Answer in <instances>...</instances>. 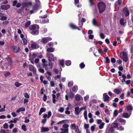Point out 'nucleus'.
<instances>
[{"label": "nucleus", "mask_w": 133, "mask_h": 133, "mask_svg": "<svg viewBox=\"0 0 133 133\" xmlns=\"http://www.w3.org/2000/svg\"><path fill=\"white\" fill-rule=\"evenodd\" d=\"M39 28V26L37 24L32 25L29 27V29L30 30H33L36 29H38Z\"/></svg>", "instance_id": "9"}, {"label": "nucleus", "mask_w": 133, "mask_h": 133, "mask_svg": "<svg viewBox=\"0 0 133 133\" xmlns=\"http://www.w3.org/2000/svg\"><path fill=\"white\" fill-rule=\"evenodd\" d=\"M109 95L111 97H113L114 96V94L112 93L111 92H108Z\"/></svg>", "instance_id": "64"}, {"label": "nucleus", "mask_w": 133, "mask_h": 133, "mask_svg": "<svg viewBox=\"0 0 133 133\" xmlns=\"http://www.w3.org/2000/svg\"><path fill=\"white\" fill-rule=\"evenodd\" d=\"M103 97L104 101V102L108 101L109 99V97L105 93H104L103 94Z\"/></svg>", "instance_id": "18"}, {"label": "nucleus", "mask_w": 133, "mask_h": 133, "mask_svg": "<svg viewBox=\"0 0 133 133\" xmlns=\"http://www.w3.org/2000/svg\"><path fill=\"white\" fill-rule=\"evenodd\" d=\"M49 130V129L48 128H45L42 127L41 128V131L42 132H45L48 131Z\"/></svg>", "instance_id": "23"}, {"label": "nucleus", "mask_w": 133, "mask_h": 133, "mask_svg": "<svg viewBox=\"0 0 133 133\" xmlns=\"http://www.w3.org/2000/svg\"><path fill=\"white\" fill-rule=\"evenodd\" d=\"M22 128L24 131H26L27 129L26 128V126L25 125H23L22 126Z\"/></svg>", "instance_id": "52"}, {"label": "nucleus", "mask_w": 133, "mask_h": 133, "mask_svg": "<svg viewBox=\"0 0 133 133\" xmlns=\"http://www.w3.org/2000/svg\"><path fill=\"white\" fill-rule=\"evenodd\" d=\"M73 84V82L72 81H71L68 82V86L70 87L72 86Z\"/></svg>", "instance_id": "44"}, {"label": "nucleus", "mask_w": 133, "mask_h": 133, "mask_svg": "<svg viewBox=\"0 0 133 133\" xmlns=\"http://www.w3.org/2000/svg\"><path fill=\"white\" fill-rule=\"evenodd\" d=\"M92 23L93 25L95 26H97V22L95 18H94L92 21Z\"/></svg>", "instance_id": "31"}, {"label": "nucleus", "mask_w": 133, "mask_h": 133, "mask_svg": "<svg viewBox=\"0 0 133 133\" xmlns=\"http://www.w3.org/2000/svg\"><path fill=\"white\" fill-rule=\"evenodd\" d=\"M31 43L30 48L32 50L37 49L38 48L39 46L38 44L36 42H34L33 41H31L30 42Z\"/></svg>", "instance_id": "4"}, {"label": "nucleus", "mask_w": 133, "mask_h": 133, "mask_svg": "<svg viewBox=\"0 0 133 133\" xmlns=\"http://www.w3.org/2000/svg\"><path fill=\"white\" fill-rule=\"evenodd\" d=\"M46 55L49 62L54 61L56 59V58L52 54H47Z\"/></svg>", "instance_id": "5"}, {"label": "nucleus", "mask_w": 133, "mask_h": 133, "mask_svg": "<svg viewBox=\"0 0 133 133\" xmlns=\"http://www.w3.org/2000/svg\"><path fill=\"white\" fill-rule=\"evenodd\" d=\"M12 50L15 53L18 52L20 50L19 48L16 46H13L11 47Z\"/></svg>", "instance_id": "10"}, {"label": "nucleus", "mask_w": 133, "mask_h": 133, "mask_svg": "<svg viewBox=\"0 0 133 133\" xmlns=\"http://www.w3.org/2000/svg\"><path fill=\"white\" fill-rule=\"evenodd\" d=\"M42 22L43 23H47L49 22V20L48 19H46L42 20Z\"/></svg>", "instance_id": "43"}, {"label": "nucleus", "mask_w": 133, "mask_h": 133, "mask_svg": "<svg viewBox=\"0 0 133 133\" xmlns=\"http://www.w3.org/2000/svg\"><path fill=\"white\" fill-rule=\"evenodd\" d=\"M8 60L9 61L8 62V65L11 66L12 65V62L11 59L10 58H8Z\"/></svg>", "instance_id": "45"}, {"label": "nucleus", "mask_w": 133, "mask_h": 133, "mask_svg": "<svg viewBox=\"0 0 133 133\" xmlns=\"http://www.w3.org/2000/svg\"><path fill=\"white\" fill-rule=\"evenodd\" d=\"M1 7L2 10H6L10 7V6L9 5H1Z\"/></svg>", "instance_id": "14"}, {"label": "nucleus", "mask_w": 133, "mask_h": 133, "mask_svg": "<svg viewBox=\"0 0 133 133\" xmlns=\"http://www.w3.org/2000/svg\"><path fill=\"white\" fill-rule=\"evenodd\" d=\"M46 111V109L45 108H41L39 113V115H41L42 112H45Z\"/></svg>", "instance_id": "24"}, {"label": "nucleus", "mask_w": 133, "mask_h": 133, "mask_svg": "<svg viewBox=\"0 0 133 133\" xmlns=\"http://www.w3.org/2000/svg\"><path fill=\"white\" fill-rule=\"evenodd\" d=\"M89 2L91 6L93 5H94V0H89Z\"/></svg>", "instance_id": "63"}, {"label": "nucleus", "mask_w": 133, "mask_h": 133, "mask_svg": "<svg viewBox=\"0 0 133 133\" xmlns=\"http://www.w3.org/2000/svg\"><path fill=\"white\" fill-rule=\"evenodd\" d=\"M80 108L78 107H76L75 108V113L76 115H78L81 112Z\"/></svg>", "instance_id": "11"}, {"label": "nucleus", "mask_w": 133, "mask_h": 133, "mask_svg": "<svg viewBox=\"0 0 133 133\" xmlns=\"http://www.w3.org/2000/svg\"><path fill=\"white\" fill-rule=\"evenodd\" d=\"M120 57L124 62H127L128 60L127 53L126 52L122 51L120 53Z\"/></svg>", "instance_id": "2"}, {"label": "nucleus", "mask_w": 133, "mask_h": 133, "mask_svg": "<svg viewBox=\"0 0 133 133\" xmlns=\"http://www.w3.org/2000/svg\"><path fill=\"white\" fill-rule=\"evenodd\" d=\"M118 121L121 123L123 125H124L126 122V121L122 118L118 117L117 119Z\"/></svg>", "instance_id": "15"}, {"label": "nucleus", "mask_w": 133, "mask_h": 133, "mask_svg": "<svg viewBox=\"0 0 133 133\" xmlns=\"http://www.w3.org/2000/svg\"><path fill=\"white\" fill-rule=\"evenodd\" d=\"M114 130V129L111 124H109L107 127L106 130L109 132H112Z\"/></svg>", "instance_id": "8"}, {"label": "nucleus", "mask_w": 133, "mask_h": 133, "mask_svg": "<svg viewBox=\"0 0 133 133\" xmlns=\"http://www.w3.org/2000/svg\"><path fill=\"white\" fill-rule=\"evenodd\" d=\"M81 96L78 94H77L75 96V99L76 101H78L81 99Z\"/></svg>", "instance_id": "28"}, {"label": "nucleus", "mask_w": 133, "mask_h": 133, "mask_svg": "<svg viewBox=\"0 0 133 133\" xmlns=\"http://www.w3.org/2000/svg\"><path fill=\"white\" fill-rule=\"evenodd\" d=\"M19 119L17 118H15L13 119L14 123H15L17 122V121L19 120Z\"/></svg>", "instance_id": "62"}, {"label": "nucleus", "mask_w": 133, "mask_h": 133, "mask_svg": "<svg viewBox=\"0 0 133 133\" xmlns=\"http://www.w3.org/2000/svg\"><path fill=\"white\" fill-rule=\"evenodd\" d=\"M31 22L30 21H28L25 24V27L26 28L28 27L30 24Z\"/></svg>", "instance_id": "50"}, {"label": "nucleus", "mask_w": 133, "mask_h": 133, "mask_svg": "<svg viewBox=\"0 0 133 133\" xmlns=\"http://www.w3.org/2000/svg\"><path fill=\"white\" fill-rule=\"evenodd\" d=\"M71 128L74 130L77 133H81L79 131L78 129V127L76 124L74 123L71 125Z\"/></svg>", "instance_id": "6"}, {"label": "nucleus", "mask_w": 133, "mask_h": 133, "mask_svg": "<svg viewBox=\"0 0 133 133\" xmlns=\"http://www.w3.org/2000/svg\"><path fill=\"white\" fill-rule=\"evenodd\" d=\"M15 85L17 87H18L22 85L21 83H19L18 82H16L15 83Z\"/></svg>", "instance_id": "47"}, {"label": "nucleus", "mask_w": 133, "mask_h": 133, "mask_svg": "<svg viewBox=\"0 0 133 133\" xmlns=\"http://www.w3.org/2000/svg\"><path fill=\"white\" fill-rule=\"evenodd\" d=\"M38 8V6L37 5H35L33 7V9L34 10L35 12L37 10Z\"/></svg>", "instance_id": "57"}, {"label": "nucleus", "mask_w": 133, "mask_h": 133, "mask_svg": "<svg viewBox=\"0 0 133 133\" xmlns=\"http://www.w3.org/2000/svg\"><path fill=\"white\" fill-rule=\"evenodd\" d=\"M55 50V49L52 48H49L47 49V51L50 52H52Z\"/></svg>", "instance_id": "34"}, {"label": "nucleus", "mask_w": 133, "mask_h": 133, "mask_svg": "<svg viewBox=\"0 0 133 133\" xmlns=\"http://www.w3.org/2000/svg\"><path fill=\"white\" fill-rule=\"evenodd\" d=\"M52 39L50 37H45L42 38L41 39L39 40L38 41L40 44H45Z\"/></svg>", "instance_id": "3"}, {"label": "nucleus", "mask_w": 133, "mask_h": 133, "mask_svg": "<svg viewBox=\"0 0 133 133\" xmlns=\"http://www.w3.org/2000/svg\"><path fill=\"white\" fill-rule=\"evenodd\" d=\"M38 29H36L32 30L31 32V33L34 35H37L38 34Z\"/></svg>", "instance_id": "30"}, {"label": "nucleus", "mask_w": 133, "mask_h": 133, "mask_svg": "<svg viewBox=\"0 0 133 133\" xmlns=\"http://www.w3.org/2000/svg\"><path fill=\"white\" fill-rule=\"evenodd\" d=\"M79 66L80 68L82 69L85 67V65L83 63H82L79 65Z\"/></svg>", "instance_id": "51"}, {"label": "nucleus", "mask_w": 133, "mask_h": 133, "mask_svg": "<svg viewBox=\"0 0 133 133\" xmlns=\"http://www.w3.org/2000/svg\"><path fill=\"white\" fill-rule=\"evenodd\" d=\"M100 36L101 38L102 39H104L105 37V36L102 33H100Z\"/></svg>", "instance_id": "60"}, {"label": "nucleus", "mask_w": 133, "mask_h": 133, "mask_svg": "<svg viewBox=\"0 0 133 133\" xmlns=\"http://www.w3.org/2000/svg\"><path fill=\"white\" fill-rule=\"evenodd\" d=\"M52 61L50 62L49 64V69H51L52 68L53 63H52Z\"/></svg>", "instance_id": "46"}, {"label": "nucleus", "mask_w": 133, "mask_h": 133, "mask_svg": "<svg viewBox=\"0 0 133 133\" xmlns=\"http://www.w3.org/2000/svg\"><path fill=\"white\" fill-rule=\"evenodd\" d=\"M3 128L5 129H7L8 127V125L6 123H5L3 125Z\"/></svg>", "instance_id": "54"}, {"label": "nucleus", "mask_w": 133, "mask_h": 133, "mask_svg": "<svg viewBox=\"0 0 133 133\" xmlns=\"http://www.w3.org/2000/svg\"><path fill=\"white\" fill-rule=\"evenodd\" d=\"M122 89H121L116 88L114 90V92L116 94H118L121 92Z\"/></svg>", "instance_id": "20"}, {"label": "nucleus", "mask_w": 133, "mask_h": 133, "mask_svg": "<svg viewBox=\"0 0 133 133\" xmlns=\"http://www.w3.org/2000/svg\"><path fill=\"white\" fill-rule=\"evenodd\" d=\"M64 110V109L62 107H60V108L58 110V111L61 112H63Z\"/></svg>", "instance_id": "58"}, {"label": "nucleus", "mask_w": 133, "mask_h": 133, "mask_svg": "<svg viewBox=\"0 0 133 133\" xmlns=\"http://www.w3.org/2000/svg\"><path fill=\"white\" fill-rule=\"evenodd\" d=\"M32 4V3L31 2H23L22 4V5L25 7L31 6Z\"/></svg>", "instance_id": "13"}, {"label": "nucleus", "mask_w": 133, "mask_h": 133, "mask_svg": "<svg viewBox=\"0 0 133 133\" xmlns=\"http://www.w3.org/2000/svg\"><path fill=\"white\" fill-rule=\"evenodd\" d=\"M83 115L84 116V117L85 118V119H86L87 120L88 119V117H87V111L85 110L84 112V113H83Z\"/></svg>", "instance_id": "40"}, {"label": "nucleus", "mask_w": 133, "mask_h": 133, "mask_svg": "<svg viewBox=\"0 0 133 133\" xmlns=\"http://www.w3.org/2000/svg\"><path fill=\"white\" fill-rule=\"evenodd\" d=\"M37 67L38 68L39 71L40 72L42 73H44V70L43 69L41 68L39 65L37 66Z\"/></svg>", "instance_id": "33"}, {"label": "nucleus", "mask_w": 133, "mask_h": 133, "mask_svg": "<svg viewBox=\"0 0 133 133\" xmlns=\"http://www.w3.org/2000/svg\"><path fill=\"white\" fill-rule=\"evenodd\" d=\"M60 64L61 65L62 67H64V61L63 60H62L60 61Z\"/></svg>", "instance_id": "61"}, {"label": "nucleus", "mask_w": 133, "mask_h": 133, "mask_svg": "<svg viewBox=\"0 0 133 133\" xmlns=\"http://www.w3.org/2000/svg\"><path fill=\"white\" fill-rule=\"evenodd\" d=\"M51 111H49L48 112V114H45L43 115V117L44 118H45L47 117L49 118L51 115Z\"/></svg>", "instance_id": "19"}, {"label": "nucleus", "mask_w": 133, "mask_h": 133, "mask_svg": "<svg viewBox=\"0 0 133 133\" xmlns=\"http://www.w3.org/2000/svg\"><path fill=\"white\" fill-rule=\"evenodd\" d=\"M122 0H118V1L115 3V6H116L118 5L121 6L122 5Z\"/></svg>", "instance_id": "17"}, {"label": "nucleus", "mask_w": 133, "mask_h": 133, "mask_svg": "<svg viewBox=\"0 0 133 133\" xmlns=\"http://www.w3.org/2000/svg\"><path fill=\"white\" fill-rule=\"evenodd\" d=\"M132 109V107L131 105H129L127 107V110H131Z\"/></svg>", "instance_id": "48"}, {"label": "nucleus", "mask_w": 133, "mask_h": 133, "mask_svg": "<svg viewBox=\"0 0 133 133\" xmlns=\"http://www.w3.org/2000/svg\"><path fill=\"white\" fill-rule=\"evenodd\" d=\"M123 12L126 16H128L129 14V12L128 9L126 8H124L123 9Z\"/></svg>", "instance_id": "16"}, {"label": "nucleus", "mask_w": 133, "mask_h": 133, "mask_svg": "<svg viewBox=\"0 0 133 133\" xmlns=\"http://www.w3.org/2000/svg\"><path fill=\"white\" fill-rule=\"evenodd\" d=\"M10 73L9 72H8L5 73L4 76L5 77H7L10 76Z\"/></svg>", "instance_id": "56"}, {"label": "nucleus", "mask_w": 133, "mask_h": 133, "mask_svg": "<svg viewBox=\"0 0 133 133\" xmlns=\"http://www.w3.org/2000/svg\"><path fill=\"white\" fill-rule=\"evenodd\" d=\"M61 130L62 131L60 132V133H69V129H66L61 128Z\"/></svg>", "instance_id": "29"}, {"label": "nucleus", "mask_w": 133, "mask_h": 133, "mask_svg": "<svg viewBox=\"0 0 133 133\" xmlns=\"http://www.w3.org/2000/svg\"><path fill=\"white\" fill-rule=\"evenodd\" d=\"M120 22L121 25H124L125 23L126 22L124 18H122L120 19Z\"/></svg>", "instance_id": "27"}, {"label": "nucleus", "mask_w": 133, "mask_h": 133, "mask_svg": "<svg viewBox=\"0 0 133 133\" xmlns=\"http://www.w3.org/2000/svg\"><path fill=\"white\" fill-rule=\"evenodd\" d=\"M42 65L43 67L46 70L48 71V70L49 68L46 62L42 63Z\"/></svg>", "instance_id": "22"}, {"label": "nucleus", "mask_w": 133, "mask_h": 133, "mask_svg": "<svg viewBox=\"0 0 133 133\" xmlns=\"http://www.w3.org/2000/svg\"><path fill=\"white\" fill-rule=\"evenodd\" d=\"M105 125V123L104 122L100 124V125L99 126V128L100 129H102L103 128L104 125Z\"/></svg>", "instance_id": "41"}, {"label": "nucleus", "mask_w": 133, "mask_h": 133, "mask_svg": "<svg viewBox=\"0 0 133 133\" xmlns=\"http://www.w3.org/2000/svg\"><path fill=\"white\" fill-rule=\"evenodd\" d=\"M117 129L119 130H124V128L123 127L119 125Z\"/></svg>", "instance_id": "49"}, {"label": "nucleus", "mask_w": 133, "mask_h": 133, "mask_svg": "<svg viewBox=\"0 0 133 133\" xmlns=\"http://www.w3.org/2000/svg\"><path fill=\"white\" fill-rule=\"evenodd\" d=\"M111 124L112 126L114 129L116 128H117L118 127V124L116 123H113Z\"/></svg>", "instance_id": "35"}, {"label": "nucleus", "mask_w": 133, "mask_h": 133, "mask_svg": "<svg viewBox=\"0 0 133 133\" xmlns=\"http://www.w3.org/2000/svg\"><path fill=\"white\" fill-rule=\"evenodd\" d=\"M69 97L71 98H73L74 96V94L72 92H71L69 94Z\"/></svg>", "instance_id": "53"}, {"label": "nucleus", "mask_w": 133, "mask_h": 133, "mask_svg": "<svg viewBox=\"0 0 133 133\" xmlns=\"http://www.w3.org/2000/svg\"><path fill=\"white\" fill-rule=\"evenodd\" d=\"M29 70L31 71L35 75L36 74V70L34 67L31 65H29Z\"/></svg>", "instance_id": "7"}, {"label": "nucleus", "mask_w": 133, "mask_h": 133, "mask_svg": "<svg viewBox=\"0 0 133 133\" xmlns=\"http://www.w3.org/2000/svg\"><path fill=\"white\" fill-rule=\"evenodd\" d=\"M7 18L6 16H3L1 17L0 19L1 21H4L6 20Z\"/></svg>", "instance_id": "59"}, {"label": "nucleus", "mask_w": 133, "mask_h": 133, "mask_svg": "<svg viewBox=\"0 0 133 133\" xmlns=\"http://www.w3.org/2000/svg\"><path fill=\"white\" fill-rule=\"evenodd\" d=\"M131 112L129 114L127 113H124L122 114V117H123L128 118L130 117L131 114Z\"/></svg>", "instance_id": "21"}, {"label": "nucleus", "mask_w": 133, "mask_h": 133, "mask_svg": "<svg viewBox=\"0 0 133 133\" xmlns=\"http://www.w3.org/2000/svg\"><path fill=\"white\" fill-rule=\"evenodd\" d=\"M24 97L27 98H29V96L28 94L26 92H25L24 94Z\"/></svg>", "instance_id": "55"}, {"label": "nucleus", "mask_w": 133, "mask_h": 133, "mask_svg": "<svg viewBox=\"0 0 133 133\" xmlns=\"http://www.w3.org/2000/svg\"><path fill=\"white\" fill-rule=\"evenodd\" d=\"M38 57L37 54V53H34L31 55V58L32 59Z\"/></svg>", "instance_id": "38"}, {"label": "nucleus", "mask_w": 133, "mask_h": 133, "mask_svg": "<svg viewBox=\"0 0 133 133\" xmlns=\"http://www.w3.org/2000/svg\"><path fill=\"white\" fill-rule=\"evenodd\" d=\"M65 64L67 66H70L71 64V61L69 60L66 61L65 62Z\"/></svg>", "instance_id": "42"}, {"label": "nucleus", "mask_w": 133, "mask_h": 133, "mask_svg": "<svg viewBox=\"0 0 133 133\" xmlns=\"http://www.w3.org/2000/svg\"><path fill=\"white\" fill-rule=\"evenodd\" d=\"M47 72L45 73V75L47 79L49 81H50L51 80V76L52 75L51 73L49 71H47Z\"/></svg>", "instance_id": "12"}, {"label": "nucleus", "mask_w": 133, "mask_h": 133, "mask_svg": "<svg viewBox=\"0 0 133 133\" xmlns=\"http://www.w3.org/2000/svg\"><path fill=\"white\" fill-rule=\"evenodd\" d=\"M21 42L24 45H26L28 43L27 40L25 38L22 39L21 41Z\"/></svg>", "instance_id": "25"}, {"label": "nucleus", "mask_w": 133, "mask_h": 133, "mask_svg": "<svg viewBox=\"0 0 133 133\" xmlns=\"http://www.w3.org/2000/svg\"><path fill=\"white\" fill-rule=\"evenodd\" d=\"M25 111V109L24 108H21L16 110V112L17 113H19L21 111Z\"/></svg>", "instance_id": "26"}, {"label": "nucleus", "mask_w": 133, "mask_h": 133, "mask_svg": "<svg viewBox=\"0 0 133 133\" xmlns=\"http://www.w3.org/2000/svg\"><path fill=\"white\" fill-rule=\"evenodd\" d=\"M78 89V87L77 86H74L72 89V91L74 92H76Z\"/></svg>", "instance_id": "37"}, {"label": "nucleus", "mask_w": 133, "mask_h": 133, "mask_svg": "<svg viewBox=\"0 0 133 133\" xmlns=\"http://www.w3.org/2000/svg\"><path fill=\"white\" fill-rule=\"evenodd\" d=\"M70 26L71 28L73 29H76L77 28V27L74 24L72 23H70Z\"/></svg>", "instance_id": "32"}, {"label": "nucleus", "mask_w": 133, "mask_h": 133, "mask_svg": "<svg viewBox=\"0 0 133 133\" xmlns=\"http://www.w3.org/2000/svg\"><path fill=\"white\" fill-rule=\"evenodd\" d=\"M63 128L62 129H69L68 127H69V125L67 124H64L63 125Z\"/></svg>", "instance_id": "39"}, {"label": "nucleus", "mask_w": 133, "mask_h": 133, "mask_svg": "<svg viewBox=\"0 0 133 133\" xmlns=\"http://www.w3.org/2000/svg\"><path fill=\"white\" fill-rule=\"evenodd\" d=\"M97 6L99 10V12L101 13L104 12L106 8V5L104 3L101 2L97 4Z\"/></svg>", "instance_id": "1"}, {"label": "nucleus", "mask_w": 133, "mask_h": 133, "mask_svg": "<svg viewBox=\"0 0 133 133\" xmlns=\"http://www.w3.org/2000/svg\"><path fill=\"white\" fill-rule=\"evenodd\" d=\"M52 97L53 98L52 99V101L54 103H56V96L55 95H54V94H53L52 95Z\"/></svg>", "instance_id": "36"}]
</instances>
